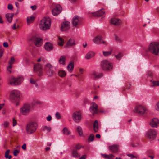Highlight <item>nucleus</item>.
I'll return each instance as SVG.
<instances>
[{"label": "nucleus", "instance_id": "7c9ffc66", "mask_svg": "<svg viewBox=\"0 0 159 159\" xmlns=\"http://www.w3.org/2000/svg\"><path fill=\"white\" fill-rule=\"evenodd\" d=\"M72 155L75 157L77 158L80 156V155L78 153L76 150L74 149L72 152Z\"/></svg>", "mask_w": 159, "mask_h": 159}, {"label": "nucleus", "instance_id": "c03bdc74", "mask_svg": "<svg viewBox=\"0 0 159 159\" xmlns=\"http://www.w3.org/2000/svg\"><path fill=\"white\" fill-rule=\"evenodd\" d=\"M94 138V135L93 134H91L89 137V142H91L93 141Z\"/></svg>", "mask_w": 159, "mask_h": 159}, {"label": "nucleus", "instance_id": "20e7f679", "mask_svg": "<svg viewBox=\"0 0 159 159\" xmlns=\"http://www.w3.org/2000/svg\"><path fill=\"white\" fill-rule=\"evenodd\" d=\"M37 124L35 122H30L26 126V129L27 134H31L37 130Z\"/></svg>", "mask_w": 159, "mask_h": 159}, {"label": "nucleus", "instance_id": "680f3d73", "mask_svg": "<svg viewBox=\"0 0 159 159\" xmlns=\"http://www.w3.org/2000/svg\"><path fill=\"white\" fill-rule=\"evenodd\" d=\"M22 148L24 150H26V144L25 143L22 146Z\"/></svg>", "mask_w": 159, "mask_h": 159}, {"label": "nucleus", "instance_id": "052dcab7", "mask_svg": "<svg viewBox=\"0 0 159 159\" xmlns=\"http://www.w3.org/2000/svg\"><path fill=\"white\" fill-rule=\"evenodd\" d=\"M127 155L128 156L130 157L131 158H132V159H133L134 158L136 157V156H134L132 154H128V155Z\"/></svg>", "mask_w": 159, "mask_h": 159}, {"label": "nucleus", "instance_id": "58836bf2", "mask_svg": "<svg viewBox=\"0 0 159 159\" xmlns=\"http://www.w3.org/2000/svg\"><path fill=\"white\" fill-rule=\"evenodd\" d=\"M77 131L78 133H79V134L80 135L82 136L83 135V131L82 130V128L80 126H78L77 127Z\"/></svg>", "mask_w": 159, "mask_h": 159}, {"label": "nucleus", "instance_id": "a19ab883", "mask_svg": "<svg viewBox=\"0 0 159 159\" xmlns=\"http://www.w3.org/2000/svg\"><path fill=\"white\" fill-rule=\"evenodd\" d=\"M112 50L108 51H103V54L105 56H107L111 55L112 53Z\"/></svg>", "mask_w": 159, "mask_h": 159}, {"label": "nucleus", "instance_id": "5fc2aeb1", "mask_svg": "<svg viewBox=\"0 0 159 159\" xmlns=\"http://www.w3.org/2000/svg\"><path fill=\"white\" fill-rule=\"evenodd\" d=\"M30 83L32 84H35L36 81L32 78H30Z\"/></svg>", "mask_w": 159, "mask_h": 159}, {"label": "nucleus", "instance_id": "6ab92c4d", "mask_svg": "<svg viewBox=\"0 0 159 159\" xmlns=\"http://www.w3.org/2000/svg\"><path fill=\"white\" fill-rule=\"evenodd\" d=\"M90 75L92 78L95 79L99 78L103 76L102 73H97L95 71H93L91 73Z\"/></svg>", "mask_w": 159, "mask_h": 159}, {"label": "nucleus", "instance_id": "09e8293b", "mask_svg": "<svg viewBox=\"0 0 159 159\" xmlns=\"http://www.w3.org/2000/svg\"><path fill=\"white\" fill-rule=\"evenodd\" d=\"M10 152V150H7L5 152V157L7 159L8 158V156L9 155Z\"/></svg>", "mask_w": 159, "mask_h": 159}, {"label": "nucleus", "instance_id": "3c124183", "mask_svg": "<svg viewBox=\"0 0 159 159\" xmlns=\"http://www.w3.org/2000/svg\"><path fill=\"white\" fill-rule=\"evenodd\" d=\"M55 116L57 119H58L61 118V115L60 113L57 112L55 114Z\"/></svg>", "mask_w": 159, "mask_h": 159}, {"label": "nucleus", "instance_id": "4c0bfd02", "mask_svg": "<svg viewBox=\"0 0 159 159\" xmlns=\"http://www.w3.org/2000/svg\"><path fill=\"white\" fill-rule=\"evenodd\" d=\"M24 78L22 77H20L16 78V83H17V85L20 84L23 81Z\"/></svg>", "mask_w": 159, "mask_h": 159}, {"label": "nucleus", "instance_id": "b1692460", "mask_svg": "<svg viewBox=\"0 0 159 159\" xmlns=\"http://www.w3.org/2000/svg\"><path fill=\"white\" fill-rule=\"evenodd\" d=\"M109 148L112 152H116L118 150L119 147L118 145L114 144L109 146Z\"/></svg>", "mask_w": 159, "mask_h": 159}, {"label": "nucleus", "instance_id": "2eb2a0df", "mask_svg": "<svg viewBox=\"0 0 159 159\" xmlns=\"http://www.w3.org/2000/svg\"><path fill=\"white\" fill-rule=\"evenodd\" d=\"M96 44H99L102 43H105V42L102 40V37L101 35H98L93 40Z\"/></svg>", "mask_w": 159, "mask_h": 159}, {"label": "nucleus", "instance_id": "4be33fe9", "mask_svg": "<svg viewBox=\"0 0 159 159\" xmlns=\"http://www.w3.org/2000/svg\"><path fill=\"white\" fill-rule=\"evenodd\" d=\"M111 24L115 25H118L120 24L121 23V21L120 20L116 18H112L111 20Z\"/></svg>", "mask_w": 159, "mask_h": 159}, {"label": "nucleus", "instance_id": "5701e85b", "mask_svg": "<svg viewBox=\"0 0 159 159\" xmlns=\"http://www.w3.org/2000/svg\"><path fill=\"white\" fill-rule=\"evenodd\" d=\"M75 45V40L73 39H70L68 41L66 45V47H68L73 46Z\"/></svg>", "mask_w": 159, "mask_h": 159}, {"label": "nucleus", "instance_id": "bb28decb", "mask_svg": "<svg viewBox=\"0 0 159 159\" xmlns=\"http://www.w3.org/2000/svg\"><path fill=\"white\" fill-rule=\"evenodd\" d=\"M74 68V63L73 62H71L67 66V68L68 70L70 71V72H71Z\"/></svg>", "mask_w": 159, "mask_h": 159}, {"label": "nucleus", "instance_id": "a18cd8bd", "mask_svg": "<svg viewBox=\"0 0 159 159\" xmlns=\"http://www.w3.org/2000/svg\"><path fill=\"white\" fill-rule=\"evenodd\" d=\"M122 56V54L121 53H120L118 54L115 55V57L117 59L120 60V59Z\"/></svg>", "mask_w": 159, "mask_h": 159}, {"label": "nucleus", "instance_id": "79ce46f5", "mask_svg": "<svg viewBox=\"0 0 159 159\" xmlns=\"http://www.w3.org/2000/svg\"><path fill=\"white\" fill-rule=\"evenodd\" d=\"M152 84L151 85V86H159V81H152Z\"/></svg>", "mask_w": 159, "mask_h": 159}, {"label": "nucleus", "instance_id": "ea45409f", "mask_svg": "<svg viewBox=\"0 0 159 159\" xmlns=\"http://www.w3.org/2000/svg\"><path fill=\"white\" fill-rule=\"evenodd\" d=\"M58 75L61 77H63L66 75V73L64 71L61 70L58 71Z\"/></svg>", "mask_w": 159, "mask_h": 159}, {"label": "nucleus", "instance_id": "f704fd0d", "mask_svg": "<svg viewBox=\"0 0 159 159\" xmlns=\"http://www.w3.org/2000/svg\"><path fill=\"white\" fill-rule=\"evenodd\" d=\"M52 69H53V66L50 63H48L45 66L44 69L46 71Z\"/></svg>", "mask_w": 159, "mask_h": 159}, {"label": "nucleus", "instance_id": "473e14b6", "mask_svg": "<svg viewBox=\"0 0 159 159\" xmlns=\"http://www.w3.org/2000/svg\"><path fill=\"white\" fill-rule=\"evenodd\" d=\"M63 133L66 135H68L70 134V132L66 127H64L62 130Z\"/></svg>", "mask_w": 159, "mask_h": 159}, {"label": "nucleus", "instance_id": "9b49d317", "mask_svg": "<svg viewBox=\"0 0 159 159\" xmlns=\"http://www.w3.org/2000/svg\"><path fill=\"white\" fill-rule=\"evenodd\" d=\"M62 10V7L60 5H57L52 10V14L53 15L57 16L61 12Z\"/></svg>", "mask_w": 159, "mask_h": 159}, {"label": "nucleus", "instance_id": "de8ad7c7", "mask_svg": "<svg viewBox=\"0 0 159 159\" xmlns=\"http://www.w3.org/2000/svg\"><path fill=\"white\" fill-rule=\"evenodd\" d=\"M15 61V59L14 57H11L10 60L9 61L8 63L10 65H12L13 64Z\"/></svg>", "mask_w": 159, "mask_h": 159}, {"label": "nucleus", "instance_id": "49530a36", "mask_svg": "<svg viewBox=\"0 0 159 159\" xmlns=\"http://www.w3.org/2000/svg\"><path fill=\"white\" fill-rule=\"evenodd\" d=\"M154 109L157 111H159V101L156 104L155 106Z\"/></svg>", "mask_w": 159, "mask_h": 159}, {"label": "nucleus", "instance_id": "0eeeda50", "mask_svg": "<svg viewBox=\"0 0 159 159\" xmlns=\"http://www.w3.org/2000/svg\"><path fill=\"white\" fill-rule=\"evenodd\" d=\"M146 136L150 140L154 139L157 135V133L156 130L153 129H149L146 132Z\"/></svg>", "mask_w": 159, "mask_h": 159}, {"label": "nucleus", "instance_id": "bf43d9fd", "mask_svg": "<svg viewBox=\"0 0 159 159\" xmlns=\"http://www.w3.org/2000/svg\"><path fill=\"white\" fill-rule=\"evenodd\" d=\"M3 46L5 48H7L8 47V43L6 42H4L3 43Z\"/></svg>", "mask_w": 159, "mask_h": 159}, {"label": "nucleus", "instance_id": "c85d7f7f", "mask_svg": "<svg viewBox=\"0 0 159 159\" xmlns=\"http://www.w3.org/2000/svg\"><path fill=\"white\" fill-rule=\"evenodd\" d=\"M65 59L66 57L65 56H61L59 60V63L61 64H65Z\"/></svg>", "mask_w": 159, "mask_h": 159}, {"label": "nucleus", "instance_id": "6e6d98bb", "mask_svg": "<svg viewBox=\"0 0 159 159\" xmlns=\"http://www.w3.org/2000/svg\"><path fill=\"white\" fill-rule=\"evenodd\" d=\"M81 147V146L80 144H77L75 148L79 150L80 149Z\"/></svg>", "mask_w": 159, "mask_h": 159}, {"label": "nucleus", "instance_id": "4468645a", "mask_svg": "<svg viewBox=\"0 0 159 159\" xmlns=\"http://www.w3.org/2000/svg\"><path fill=\"white\" fill-rule=\"evenodd\" d=\"M79 17L77 16L74 17L72 20V23L74 26L78 27L80 24Z\"/></svg>", "mask_w": 159, "mask_h": 159}, {"label": "nucleus", "instance_id": "aec40b11", "mask_svg": "<svg viewBox=\"0 0 159 159\" xmlns=\"http://www.w3.org/2000/svg\"><path fill=\"white\" fill-rule=\"evenodd\" d=\"M104 10L102 9L96 12L92 13V15L95 17H99L102 16L104 14Z\"/></svg>", "mask_w": 159, "mask_h": 159}, {"label": "nucleus", "instance_id": "2f4dec72", "mask_svg": "<svg viewBox=\"0 0 159 159\" xmlns=\"http://www.w3.org/2000/svg\"><path fill=\"white\" fill-rule=\"evenodd\" d=\"M51 130V128L47 126H43L42 127L41 129V130L42 131H44L46 130L48 132H49Z\"/></svg>", "mask_w": 159, "mask_h": 159}, {"label": "nucleus", "instance_id": "9d476101", "mask_svg": "<svg viewBox=\"0 0 159 159\" xmlns=\"http://www.w3.org/2000/svg\"><path fill=\"white\" fill-rule=\"evenodd\" d=\"M73 120L76 123H79L82 118V113L80 111L75 112L72 115Z\"/></svg>", "mask_w": 159, "mask_h": 159}, {"label": "nucleus", "instance_id": "4d7b16f0", "mask_svg": "<svg viewBox=\"0 0 159 159\" xmlns=\"http://www.w3.org/2000/svg\"><path fill=\"white\" fill-rule=\"evenodd\" d=\"M8 9L11 10L13 8V7L11 4H9L8 6Z\"/></svg>", "mask_w": 159, "mask_h": 159}, {"label": "nucleus", "instance_id": "a878e982", "mask_svg": "<svg viewBox=\"0 0 159 159\" xmlns=\"http://www.w3.org/2000/svg\"><path fill=\"white\" fill-rule=\"evenodd\" d=\"M95 55L93 52L90 51L88 52L85 56V57L87 59H89Z\"/></svg>", "mask_w": 159, "mask_h": 159}, {"label": "nucleus", "instance_id": "e433bc0d", "mask_svg": "<svg viewBox=\"0 0 159 159\" xmlns=\"http://www.w3.org/2000/svg\"><path fill=\"white\" fill-rule=\"evenodd\" d=\"M47 74L49 76H52L54 74V72L52 69L46 70Z\"/></svg>", "mask_w": 159, "mask_h": 159}, {"label": "nucleus", "instance_id": "774afa93", "mask_svg": "<svg viewBox=\"0 0 159 159\" xmlns=\"http://www.w3.org/2000/svg\"><path fill=\"white\" fill-rule=\"evenodd\" d=\"M12 67V65L10 64V65L9 66H8V67H7V69H10V70H11Z\"/></svg>", "mask_w": 159, "mask_h": 159}, {"label": "nucleus", "instance_id": "39448f33", "mask_svg": "<svg viewBox=\"0 0 159 159\" xmlns=\"http://www.w3.org/2000/svg\"><path fill=\"white\" fill-rule=\"evenodd\" d=\"M20 93L17 90L12 91L10 94V98L11 101L13 102L18 101L20 99Z\"/></svg>", "mask_w": 159, "mask_h": 159}, {"label": "nucleus", "instance_id": "f3484780", "mask_svg": "<svg viewBox=\"0 0 159 159\" xmlns=\"http://www.w3.org/2000/svg\"><path fill=\"white\" fill-rule=\"evenodd\" d=\"M45 49L47 51H49L53 50V45L49 42H46L44 45Z\"/></svg>", "mask_w": 159, "mask_h": 159}, {"label": "nucleus", "instance_id": "393cba45", "mask_svg": "<svg viewBox=\"0 0 159 159\" xmlns=\"http://www.w3.org/2000/svg\"><path fill=\"white\" fill-rule=\"evenodd\" d=\"M14 14L12 13H7L6 15V18L9 23H11L12 21V18Z\"/></svg>", "mask_w": 159, "mask_h": 159}, {"label": "nucleus", "instance_id": "a211bd4d", "mask_svg": "<svg viewBox=\"0 0 159 159\" xmlns=\"http://www.w3.org/2000/svg\"><path fill=\"white\" fill-rule=\"evenodd\" d=\"M16 78L14 77H11L8 79V84L11 85L15 86L17 85V83H16Z\"/></svg>", "mask_w": 159, "mask_h": 159}, {"label": "nucleus", "instance_id": "cd10ccee", "mask_svg": "<svg viewBox=\"0 0 159 159\" xmlns=\"http://www.w3.org/2000/svg\"><path fill=\"white\" fill-rule=\"evenodd\" d=\"M34 19L35 17L33 16L28 17L27 18L28 24H30L32 23L34 21Z\"/></svg>", "mask_w": 159, "mask_h": 159}, {"label": "nucleus", "instance_id": "0e129e2a", "mask_svg": "<svg viewBox=\"0 0 159 159\" xmlns=\"http://www.w3.org/2000/svg\"><path fill=\"white\" fill-rule=\"evenodd\" d=\"M47 119L48 121H50L52 120V117L51 116H49L47 117Z\"/></svg>", "mask_w": 159, "mask_h": 159}, {"label": "nucleus", "instance_id": "c9c22d12", "mask_svg": "<svg viewBox=\"0 0 159 159\" xmlns=\"http://www.w3.org/2000/svg\"><path fill=\"white\" fill-rule=\"evenodd\" d=\"M58 39L59 40V42L58 43V44L60 46H63L64 43V39L60 37H59Z\"/></svg>", "mask_w": 159, "mask_h": 159}, {"label": "nucleus", "instance_id": "8fccbe9b", "mask_svg": "<svg viewBox=\"0 0 159 159\" xmlns=\"http://www.w3.org/2000/svg\"><path fill=\"white\" fill-rule=\"evenodd\" d=\"M9 123L7 121H5L4 122L3 126L4 127L7 128L8 127Z\"/></svg>", "mask_w": 159, "mask_h": 159}, {"label": "nucleus", "instance_id": "338daca9", "mask_svg": "<svg viewBox=\"0 0 159 159\" xmlns=\"http://www.w3.org/2000/svg\"><path fill=\"white\" fill-rule=\"evenodd\" d=\"M148 75L150 76H152V72L150 71L148 73Z\"/></svg>", "mask_w": 159, "mask_h": 159}, {"label": "nucleus", "instance_id": "69168bd1", "mask_svg": "<svg viewBox=\"0 0 159 159\" xmlns=\"http://www.w3.org/2000/svg\"><path fill=\"white\" fill-rule=\"evenodd\" d=\"M86 157V156L85 155L82 156L79 159H85Z\"/></svg>", "mask_w": 159, "mask_h": 159}, {"label": "nucleus", "instance_id": "412c9836", "mask_svg": "<svg viewBox=\"0 0 159 159\" xmlns=\"http://www.w3.org/2000/svg\"><path fill=\"white\" fill-rule=\"evenodd\" d=\"M158 120L157 118H153L150 122V125L152 127L157 128L158 126Z\"/></svg>", "mask_w": 159, "mask_h": 159}, {"label": "nucleus", "instance_id": "1a4fd4ad", "mask_svg": "<svg viewBox=\"0 0 159 159\" xmlns=\"http://www.w3.org/2000/svg\"><path fill=\"white\" fill-rule=\"evenodd\" d=\"M34 71L38 73L39 76L42 75L43 73L42 66L39 63H36L34 65L33 67Z\"/></svg>", "mask_w": 159, "mask_h": 159}, {"label": "nucleus", "instance_id": "37998d69", "mask_svg": "<svg viewBox=\"0 0 159 159\" xmlns=\"http://www.w3.org/2000/svg\"><path fill=\"white\" fill-rule=\"evenodd\" d=\"M115 38L116 41L117 43H121L123 42V40L117 36H115Z\"/></svg>", "mask_w": 159, "mask_h": 159}, {"label": "nucleus", "instance_id": "e2e57ef3", "mask_svg": "<svg viewBox=\"0 0 159 159\" xmlns=\"http://www.w3.org/2000/svg\"><path fill=\"white\" fill-rule=\"evenodd\" d=\"M30 7L33 10H35L36 8V7L35 5L31 6Z\"/></svg>", "mask_w": 159, "mask_h": 159}, {"label": "nucleus", "instance_id": "603ef678", "mask_svg": "<svg viewBox=\"0 0 159 159\" xmlns=\"http://www.w3.org/2000/svg\"><path fill=\"white\" fill-rule=\"evenodd\" d=\"M19 151L18 150H15L13 152V155L14 156H17L19 153Z\"/></svg>", "mask_w": 159, "mask_h": 159}, {"label": "nucleus", "instance_id": "f257e3e1", "mask_svg": "<svg viewBox=\"0 0 159 159\" xmlns=\"http://www.w3.org/2000/svg\"><path fill=\"white\" fill-rule=\"evenodd\" d=\"M51 19L48 17H44L40 21L39 28L43 30L49 29L51 26Z\"/></svg>", "mask_w": 159, "mask_h": 159}, {"label": "nucleus", "instance_id": "f03ea898", "mask_svg": "<svg viewBox=\"0 0 159 159\" xmlns=\"http://www.w3.org/2000/svg\"><path fill=\"white\" fill-rule=\"evenodd\" d=\"M148 49L152 53L157 55L159 52V43L155 42L151 43L149 45Z\"/></svg>", "mask_w": 159, "mask_h": 159}, {"label": "nucleus", "instance_id": "864d4df0", "mask_svg": "<svg viewBox=\"0 0 159 159\" xmlns=\"http://www.w3.org/2000/svg\"><path fill=\"white\" fill-rule=\"evenodd\" d=\"M17 124V122L16 120L14 118H13V126H14L16 125Z\"/></svg>", "mask_w": 159, "mask_h": 159}, {"label": "nucleus", "instance_id": "423d86ee", "mask_svg": "<svg viewBox=\"0 0 159 159\" xmlns=\"http://www.w3.org/2000/svg\"><path fill=\"white\" fill-rule=\"evenodd\" d=\"M101 66L102 68L105 70H110L113 67L112 64L107 60H104L101 62Z\"/></svg>", "mask_w": 159, "mask_h": 159}, {"label": "nucleus", "instance_id": "dca6fc26", "mask_svg": "<svg viewBox=\"0 0 159 159\" xmlns=\"http://www.w3.org/2000/svg\"><path fill=\"white\" fill-rule=\"evenodd\" d=\"M90 111L93 115L96 114L98 112V106L95 103H93L90 107Z\"/></svg>", "mask_w": 159, "mask_h": 159}, {"label": "nucleus", "instance_id": "13d9d810", "mask_svg": "<svg viewBox=\"0 0 159 159\" xmlns=\"http://www.w3.org/2000/svg\"><path fill=\"white\" fill-rule=\"evenodd\" d=\"M15 5L17 9H19V3L17 2H15Z\"/></svg>", "mask_w": 159, "mask_h": 159}, {"label": "nucleus", "instance_id": "ddd939ff", "mask_svg": "<svg viewBox=\"0 0 159 159\" xmlns=\"http://www.w3.org/2000/svg\"><path fill=\"white\" fill-rule=\"evenodd\" d=\"M32 40L37 47H40L42 45V39H41L34 37L32 38Z\"/></svg>", "mask_w": 159, "mask_h": 159}, {"label": "nucleus", "instance_id": "f8f14e48", "mask_svg": "<svg viewBox=\"0 0 159 159\" xmlns=\"http://www.w3.org/2000/svg\"><path fill=\"white\" fill-rule=\"evenodd\" d=\"M70 28V23L68 21H65L62 23L61 30L62 31L68 30Z\"/></svg>", "mask_w": 159, "mask_h": 159}, {"label": "nucleus", "instance_id": "6e6552de", "mask_svg": "<svg viewBox=\"0 0 159 159\" xmlns=\"http://www.w3.org/2000/svg\"><path fill=\"white\" fill-rule=\"evenodd\" d=\"M30 106L28 104H25L20 108V113L23 115L28 114L30 112Z\"/></svg>", "mask_w": 159, "mask_h": 159}, {"label": "nucleus", "instance_id": "7ed1b4c3", "mask_svg": "<svg viewBox=\"0 0 159 159\" xmlns=\"http://www.w3.org/2000/svg\"><path fill=\"white\" fill-rule=\"evenodd\" d=\"M133 111L139 115H143L146 114L147 113L148 110L145 106L140 105L136 106Z\"/></svg>", "mask_w": 159, "mask_h": 159}, {"label": "nucleus", "instance_id": "72a5a7b5", "mask_svg": "<svg viewBox=\"0 0 159 159\" xmlns=\"http://www.w3.org/2000/svg\"><path fill=\"white\" fill-rule=\"evenodd\" d=\"M102 156L104 158L108 159H113L114 158V156L112 154H110L109 155L102 154Z\"/></svg>", "mask_w": 159, "mask_h": 159}, {"label": "nucleus", "instance_id": "c756f323", "mask_svg": "<svg viewBox=\"0 0 159 159\" xmlns=\"http://www.w3.org/2000/svg\"><path fill=\"white\" fill-rule=\"evenodd\" d=\"M93 129L95 132L98 131V122L97 120H95L93 124Z\"/></svg>", "mask_w": 159, "mask_h": 159}]
</instances>
